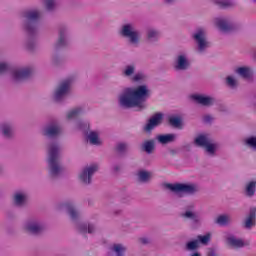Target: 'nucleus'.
I'll return each instance as SVG.
<instances>
[{"instance_id": "51", "label": "nucleus", "mask_w": 256, "mask_h": 256, "mask_svg": "<svg viewBox=\"0 0 256 256\" xmlns=\"http://www.w3.org/2000/svg\"><path fill=\"white\" fill-rule=\"evenodd\" d=\"M218 111H220V113H227V107L221 105L219 106Z\"/></svg>"}, {"instance_id": "57", "label": "nucleus", "mask_w": 256, "mask_h": 256, "mask_svg": "<svg viewBox=\"0 0 256 256\" xmlns=\"http://www.w3.org/2000/svg\"><path fill=\"white\" fill-rule=\"evenodd\" d=\"M115 215H121V210L114 212Z\"/></svg>"}, {"instance_id": "7", "label": "nucleus", "mask_w": 256, "mask_h": 256, "mask_svg": "<svg viewBox=\"0 0 256 256\" xmlns=\"http://www.w3.org/2000/svg\"><path fill=\"white\" fill-rule=\"evenodd\" d=\"M73 87V79L67 78L58 83L53 91L52 99L55 103H64L67 97L71 94Z\"/></svg>"}, {"instance_id": "31", "label": "nucleus", "mask_w": 256, "mask_h": 256, "mask_svg": "<svg viewBox=\"0 0 256 256\" xmlns=\"http://www.w3.org/2000/svg\"><path fill=\"white\" fill-rule=\"evenodd\" d=\"M84 113H85V108H83V106H78L67 112L66 119L68 121H73V119H77V117H79L80 115H83Z\"/></svg>"}, {"instance_id": "17", "label": "nucleus", "mask_w": 256, "mask_h": 256, "mask_svg": "<svg viewBox=\"0 0 256 256\" xmlns=\"http://www.w3.org/2000/svg\"><path fill=\"white\" fill-rule=\"evenodd\" d=\"M174 71H189L191 69V60L189 56L185 53H180L176 55L173 62Z\"/></svg>"}, {"instance_id": "45", "label": "nucleus", "mask_w": 256, "mask_h": 256, "mask_svg": "<svg viewBox=\"0 0 256 256\" xmlns=\"http://www.w3.org/2000/svg\"><path fill=\"white\" fill-rule=\"evenodd\" d=\"M226 83L230 89H237L239 87V83L237 82V79H235L233 76H228L226 78Z\"/></svg>"}, {"instance_id": "15", "label": "nucleus", "mask_w": 256, "mask_h": 256, "mask_svg": "<svg viewBox=\"0 0 256 256\" xmlns=\"http://www.w3.org/2000/svg\"><path fill=\"white\" fill-rule=\"evenodd\" d=\"M33 73H35V69L31 66L17 68L12 72V81L14 83H25L33 77Z\"/></svg>"}, {"instance_id": "4", "label": "nucleus", "mask_w": 256, "mask_h": 256, "mask_svg": "<svg viewBox=\"0 0 256 256\" xmlns=\"http://www.w3.org/2000/svg\"><path fill=\"white\" fill-rule=\"evenodd\" d=\"M61 209H64L70 221L75 224V229L77 233L83 235L85 239H87V233L89 235H94V233H97V225L95 223L79 222V219H81V212H79L73 202L62 203Z\"/></svg>"}, {"instance_id": "42", "label": "nucleus", "mask_w": 256, "mask_h": 256, "mask_svg": "<svg viewBox=\"0 0 256 256\" xmlns=\"http://www.w3.org/2000/svg\"><path fill=\"white\" fill-rule=\"evenodd\" d=\"M76 127L77 129H79L80 131H83L84 135L89 133V129H90V124L89 122H85L83 120H78L76 122Z\"/></svg>"}, {"instance_id": "43", "label": "nucleus", "mask_w": 256, "mask_h": 256, "mask_svg": "<svg viewBox=\"0 0 256 256\" xmlns=\"http://www.w3.org/2000/svg\"><path fill=\"white\" fill-rule=\"evenodd\" d=\"M196 241H198V245H209L211 243V234L198 235Z\"/></svg>"}, {"instance_id": "39", "label": "nucleus", "mask_w": 256, "mask_h": 256, "mask_svg": "<svg viewBox=\"0 0 256 256\" xmlns=\"http://www.w3.org/2000/svg\"><path fill=\"white\" fill-rule=\"evenodd\" d=\"M58 52L59 51H56V53L52 55V65L55 67H61V65L65 63V58L61 57Z\"/></svg>"}, {"instance_id": "54", "label": "nucleus", "mask_w": 256, "mask_h": 256, "mask_svg": "<svg viewBox=\"0 0 256 256\" xmlns=\"http://www.w3.org/2000/svg\"><path fill=\"white\" fill-rule=\"evenodd\" d=\"M3 171H5V168L3 167V164H0V175H3Z\"/></svg>"}, {"instance_id": "38", "label": "nucleus", "mask_w": 256, "mask_h": 256, "mask_svg": "<svg viewBox=\"0 0 256 256\" xmlns=\"http://www.w3.org/2000/svg\"><path fill=\"white\" fill-rule=\"evenodd\" d=\"M244 145L252 151H256V136L252 135L244 139Z\"/></svg>"}, {"instance_id": "33", "label": "nucleus", "mask_w": 256, "mask_h": 256, "mask_svg": "<svg viewBox=\"0 0 256 256\" xmlns=\"http://www.w3.org/2000/svg\"><path fill=\"white\" fill-rule=\"evenodd\" d=\"M111 251L114 256H125L127 254V246L122 243L113 244Z\"/></svg>"}, {"instance_id": "13", "label": "nucleus", "mask_w": 256, "mask_h": 256, "mask_svg": "<svg viewBox=\"0 0 256 256\" xmlns=\"http://www.w3.org/2000/svg\"><path fill=\"white\" fill-rule=\"evenodd\" d=\"M63 133V128L57 120H52L42 128V135L46 139H57L61 137Z\"/></svg>"}, {"instance_id": "49", "label": "nucleus", "mask_w": 256, "mask_h": 256, "mask_svg": "<svg viewBox=\"0 0 256 256\" xmlns=\"http://www.w3.org/2000/svg\"><path fill=\"white\" fill-rule=\"evenodd\" d=\"M112 171L113 173H121V165L119 164H115L113 167H112Z\"/></svg>"}, {"instance_id": "12", "label": "nucleus", "mask_w": 256, "mask_h": 256, "mask_svg": "<svg viewBox=\"0 0 256 256\" xmlns=\"http://www.w3.org/2000/svg\"><path fill=\"white\" fill-rule=\"evenodd\" d=\"M194 145L196 147H203L209 157H215L217 155V143H211L207 134H198L194 139Z\"/></svg>"}, {"instance_id": "3", "label": "nucleus", "mask_w": 256, "mask_h": 256, "mask_svg": "<svg viewBox=\"0 0 256 256\" xmlns=\"http://www.w3.org/2000/svg\"><path fill=\"white\" fill-rule=\"evenodd\" d=\"M47 171L50 179H59L63 175V165L61 164V144L52 141L47 144Z\"/></svg>"}, {"instance_id": "16", "label": "nucleus", "mask_w": 256, "mask_h": 256, "mask_svg": "<svg viewBox=\"0 0 256 256\" xmlns=\"http://www.w3.org/2000/svg\"><path fill=\"white\" fill-rule=\"evenodd\" d=\"M97 171H99L97 164L84 167L78 175L80 183H82V185H91V183H93V175H95Z\"/></svg>"}, {"instance_id": "58", "label": "nucleus", "mask_w": 256, "mask_h": 256, "mask_svg": "<svg viewBox=\"0 0 256 256\" xmlns=\"http://www.w3.org/2000/svg\"><path fill=\"white\" fill-rule=\"evenodd\" d=\"M254 59H255V61H256V51L254 52Z\"/></svg>"}, {"instance_id": "55", "label": "nucleus", "mask_w": 256, "mask_h": 256, "mask_svg": "<svg viewBox=\"0 0 256 256\" xmlns=\"http://www.w3.org/2000/svg\"><path fill=\"white\" fill-rule=\"evenodd\" d=\"M185 149H187L189 151V149H191V145L190 144H186L185 146Z\"/></svg>"}, {"instance_id": "10", "label": "nucleus", "mask_w": 256, "mask_h": 256, "mask_svg": "<svg viewBox=\"0 0 256 256\" xmlns=\"http://www.w3.org/2000/svg\"><path fill=\"white\" fill-rule=\"evenodd\" d=\"M192 39L196 43V51L198 55L207 53V49L211 47V42L207 39V31L204 28H198L193 34Z\"/></svg>"}, {"instance_id": "26", "label": "nucleus", "mask_w": 256, "mask_h": 256, "mask_svg": "<svg viewBox=\"0 0 256 256\" xmlns=\"http://www.w3.org/2000/svg\"><path fill=\"white\" fill-rule=\"evenodd\" d=\"M155 149H157V142L155 139L144 140L140 145V151H142V153H146V155H153V153H155Z\"/></svg>"}, {"instance_id": "19", "label": "nucleus", "mask_w": 256, "mask_h": 256, "mask_svg": "<svg viewBox=\"0 0 256 256\" xmlns=\"http://www.w3.org/2000/svg\"><path fill=\"white\" fill-rule=\"evenodd\" d=\"M29 202V194L25 190H16L12 195L14 207H25Z\"/></svg>"}, {"instance_id": "5", "label": "nucleus", "mask_w": 256, "mask_h": 256, "mask_svg": "<svg viewBox=\"0 0 256 256\" xmlns=\"http://www.w3.org/2000/svg\"><path fill=\"white\" fill-rule=\"evenodd\" d=\"M23 229L30 237H43L47 232V225L39 218H28Z\"/></svg>"}, {"instance_id": "41", "label": "nucleus", "mask_w": 256, "mask_h": 256, "mask_svg": "<svg viewBox=\"0 0 256 256\" xmlns=\"http://www.w3.org/2000/svg\"><path fill=\"white\" fill-rule=\"evenodd\" d=\"M57 3H59V0H44V7L46 11L52 13V11L57 9Z\"/></svg>"}, {"instance_id": "32", "label": "nucleus", "mask_w": 256, "mask_h": 256, "mask_svg": "<svg viewBox=\"0 0 256 256\" xmlns=\"http://www.w3.org/2000/svg\"><path fill=\"white\" fill-rule=\"evenodd\" d=\"M244 193L246 197H255L256 193V180L248 181L245 184Z\"/></svg>"}, {"instance_id": "1", "label": "nucleus", "mask_w": 256, "mask_h": 256, "mask_svg": "<svg viewBox=\"0 0 256 256\" xmlns=\"http://www.w3.org/2000/svg\"><path fill=\"white\" fill-rule=\"evenodd\" d=\"M151 95V89L147 84L138 85L135 88L126 87L118 96V105L120 109L145 111L147 109V99L151 98Z\"/></svg>"}, {"instance_id": "48", "label": "nucleus", "mask_w": 256, "mask_h": 256, "mask_svg": "<svg viewBox=\"0 0 256 256\" xmlns=\"http://www.w3.org/2000/svg\"><path fill=\"white\" fill-rule=\"evenodd\" d=\"M203 121H204V123H212V122H213V116H211V115H205V116L203 117Z\"/></svg>"}, {"instance_id": "46", "label": "nucleus", "mask_w": 256, "mask_h": 256, "mask_svg": "<svg viewBox=\"0 0 256 256\" xmlns=\"http://www.w3.org/2000/svg\"><path fill=\"white\" fill-rule=\"evenodd\" d=\"M11 69V64L9 62L0 61V75H5V73H9Z\"/></svg>"}, {"instance_id": "34", "label": "nucleus", "mask_w": 256, "mask_h": 256, "mask_svg": "<svg viewBox=\"0 0 256 256\" xmlns=\"http://www.w3.org/2000/svg\"><path fill=\"white\" fill-rule=\"evenodd\" d=\"M168 123L171 127H174V129H183V118H181V116H169Z\"/></svg>"}, {"instance_id": "25", "label": "nucleus", "mask_w": 256, "mask_h": 256, "mask_svg": "<svg viewBox=\"0 0 256 256\" xmlns=\"http://www.w3.org/2000/svg\"><path fill=\"white\" fill-rule=\"evenodd\" d=\"M161 38V31L157 28H147L146 29V42L149 45H153L154 43H159V39Z\"/></svg>"}, {"instance_id": "2", "label": "nucleus", "mask_w": 256, "mask_h": 256, "mask_svg": "<svg viewBox=\"0 0 256 256\" xmlns=\"http://www.w3.org/2000/svg\"><path fill=\"white\" fill-rule=\"evenodd\" d=\"M42 19L43 11L39 8H28L20 13L22 31L26 35L25 48L27 51H33L37 48L39 24Z\"/></svg>"}, {"instance_id": "6", "label": "nucleus", "mask_w": 256, "mask_h": 256, "mask_svg": "<svg viewBox=\"0 0 256 256\" xmlns=\"http://www.w3.org/2000/svg\"><path fill=\"white\" fill-rule=\"evenodd\" d=\"M120 35L128 39V43L132 47H139V45H141V32L133 23L123 24L120 29Z\"/></svg>"}, {"instance_id": "56", "label": "nucleus", "mask_w": 256, "mask_h": 256, "mask_svg": "<svg viewBox=\"0 0 256 256\" xmlns=\"http://www.w3.org/2000/svg\"><path fill=\"white\" fill-rule=\"evenodd\" d=\"M170 153H171L172 155H177V151H175V150H173V149L170 150Z\"/></svg>"}, {"instance_id": "28", "label": "nucleus", "mask_w": 256, "mask_h": 256, "mask_svg": "<svg viewBox=\"0 0 256 256\" xmlns=\"http://www.w3.org/2000/svg\"><path fill=\"white\" fill-rule=\"evenodd\" d=\"M136 179L138 183H151V180L153 179V173L147 170H139L136 174Z\"/></svg>"}, {"instance_id": "9", "label": "nucleus", "mask_w": 256, "mask_h": 256, "mask_svg": "<svg viewBox=\"0 0 256 256\" xmlns=\"http://www.w3.org/2000/svg\"><path fill=\"white\" fill-rule=\"evenodd\" d=\"M164 187L176 195H179V193L195 195L200 191L199 186L195 183H166L164 184Z\"/></svg>"}, {"instance_id": "53", "label": "nucleus", "mask_w": 256, "mask_h": 256, "mask_svg": "<svg viewBox=\"0 0 256 256\" xmlns=\"http://www.w3.org/2000/svg\"><path fill=\"white\" fill-rule=\"evenodd\" d=\"M165 5H175V0H164Z\"/></svg>"}, {"instance_id": "52", "label": "nucleus", "mask_w": 256, "mask_h": 256, "mask_svg": "<svg viewBox=\"0 0 256 256\" xmlns=\"http://www.w3.org/2000/svg\"><path fill=\"white\" fill-rule=\"evenodd\" d=\"M121 203H131V198L130 197H124L121 199Z\"/></svg>"}, {"instance_id": "40", "label": "nucleus", "mask_w": 256, "mask_h": 256, "mask_svg": "<svg viewBox=\"0 0 256 256\" xmlns=\"http://www.w3.org/2000/svg\"><path fill=\"white\" fill-rule=\"evenodd\" d=\"M135 64L126 65L122 71L123 77H133L135 75Z\"/></svg>"}, {"instance_id": "11", "label": "nucleus", "mask_w": 256, "mask_h": 256, "mask_svg": "<svg viewBox=\"0 0 256 256\" xmlns=\"http://www.w3.org/2000/svg\"><path fill=\"white\" fill-rule=\"evenodd\" d=\"M215 25L218 27L219 31L226 34L237 33V31H241V24L233 21V19L229 17L216 18Z\"/></svg>"}, {"instance_id": "35", "label": "nucleus", "mask_w": 256, "mask_h": 256, "mask_svg": "<svg viewBox=\"0 0 256 256\" xmlns=\"http://www.w3.org/2000/svg\"><path fill=\"white\" fill-rule=\"evenodd\" d=\"M214 4L218 9H233L235 7L234 2L231 0H216Z\"/></svg>"}, {"instance_id": "23", "label": "nucleus", "mask_w": 256, "mask_h": 256, "mask_svg": "<svg viewBox=\"0 0 256 256\" xmlns=\"http://www.w3.org/2000/svg\"><path fill=\"white\" fill-rule=\"evenodd\" d=\"M235 74L239 75V77L244 79V81H253V75H255V71L249 66H242L235 70Z\"/></svg>"}, {"instance_id": "30", "label": "nucleus", "mask_w": 256, "mask_h": 256, "mask_svg": "<svg viewBox=\"0 0 256 256\" xmlns=\"http://www.w3.org/2000/svg\"><path fill=\"white\" fill-rule=\"evenodd\" d=\"M175 139H177V135L173 133L169 134H159L156 136V140L161 145H167L169 143H174Z\"/></svg>"}, {"instance_id": "21", "label": "nucleus", "mask_w": 256, "mask_h": 256, "mask_svg": "<svg viewBox=\"0 0 256 256\" xmlns=\"http://www.w3.org/2000/svg\"><path fill=\"white\" fill-rule=\"evenodd\" d=\"M225 243L227 247H229V249H235V250L243 249V247L246 246L243 238H238L234 234L228 235L225 239Z\"/></svg>"}, {"instance_id": "14", "label": "nucleus", "mask_w": 256, "mask_h": 256, "mask_svg": "<svg viewBox=\"0 0 256 256\" xmlns=\"http://www.w3.org/2000/svg\"><path fill=\"white\" fill-rule=\"evenodd\" d=\"M182 219L186 221H191L192 227L197 229V227H201V216L195 211V205L189 204L184 207V211L180 214Z\"/></svg>"}, {"instance_id": "24", "label": "nucleus", "mask_w": 256, "mask_h": 256, "mask_svg": "<svg viewBox=\"0 0 256 256\" xmlns=\"http://www.w3.org/2000/svg\"><path fill=\"white\" fill-rule=\"evenodd\" d=\"M256 225V207H251L249 213L242 223L244 229L251 230Z\"/></svg>"}, {"instance_id": "29", "label": "nucleus", "mask_w": 256, "mask_h": 256, "mask_svg": "<svg viewBox=\"0 0 256 256\" xmlns=\"http://www.w3.org/2000/svg\"><path fill=\"white\" fill-rule=\"evenodd\" d=\"M86 141L90 143V145H95L96 147H101L103 145V142L99 138V133L97 131H90L85 134Z\"/></svg>"}, {"instance_id": "22", "label": "nucleus", "mask_w": 256, "mask_h": 256, "mask_svg": "<svg viewBox=\"0 0 256 256\" xmlns=\"http://www.w3.org/2000/svg\"><path fill=\"white\" fill-rule=\"evenodd\" d=\"M163 123V113H156L154 114L147 122V124L144 126V131L146 133H151L152 130L155 129V127H159Z\"/></svg>"}, {"instance_id": "18", "label": "nucleus", "mask_w": 256, "mask_h": 256, "mask_svg": "<svg viewBox=\"0 0 256 256\" xmlns=\"http://www.w3.org/2000/svg\"><path fill=\"white\" fill-rule=\"evenodd\" d=\"M0 136L4 141L15 140V126L11 122H3L0 124Z\"/></svg>"}, {"instance_id": "44", "label": "nucleus", "mask_w": 256, "mask_h": 256, "mask_svg": "<svg viewBox=\"0 0 256 256\" xmlns=\"http://www.w3.org/2000/svg\"><path fill=\"white\" fill-rule=\"evenodd\" d=\"M147 79H149V76L143 72H138L132 77L134 83H144Z\"/></svg>"}, {"instance_id": "50", "label": "nucleus", "mask_w": 256, "mask_h": 256, "mask_svg": "<svg viewBox=\"0 0 256 256\" xmlns=\"http://www.w3.org/2000/svg\"><path fill=\"white\" fill-rule=\"evenodd\" d=\"M207 256H217V251L214 248H209Z\"/></svg>"}, {"instance_id": "47", "label": "nucleus", "mask_w": 256, "mask_h": 256, "mask_svg": "<svg viewBox=\"0 0 256 256\" xmlns=\"http://www.w3.org/2000/svg\"><path fill=\"white\" fill-rule=\"evenodd\" d=\"M139 243H141V245H149V243H151V239L147 237H142L139 238Z\"/></svg>"}, {"instance_id": "8", "label": "nucleus", "mask_w": 256, "mask_h": 256, "mask_svg": "<svg viewBox=\"0 0 256 256\" xmlns=\"http://www.w3.org/2000/svg\"><path fill=\"white\" fill-rule=\"evenodd\" d=\"M69 45H71V30H69V26L61 24L58 27V36L54 44V50L56 52L63 51V49H67Z\"/></svg>"}, {"instance_id": "20", "label": "nucleus", "mask_w": 256, "mask_h": 256, "mask_svg": "<svg viewBox=\"0 0 256 256\" xmlns=\"http://www.w3.org/2000/svg\"><path fill=\"white\" fill-rule=\"evenodd\" d=\"M192 99L202 107H213V105H217V98L213 96L194 94L192 95Z\"/></svg>"}, {"instance_id": "36", "label": "nucleus", "mask_w": 256, "mask_h": 256, "mask_svg": "<svg viewBox=\"0 0 256 256\" xmlns=\"http://www.w3.org/2000/svg\"><path fill=\"white\" fill-rule=\"evenodd\" d=\"M216 225H220V227H227L231 223V217L229 215L223 214L219 215L215 220Z\"/></svg>"}, {"instance_id": "27", "label": "nucleus", "mask_w": 256, "mask_h": 256, "mask_svg": "<svg viewBox=\"0 0 256 256\" xmlns=\"http://www.w3.org/2000/svg\"><path fill=\"white\" fill-rule=\"evenodd\" d=\"M130 147L131 145L128 142L121 141L116 143L114 151L117 153V155H119V157H125V155L129 153Z\"/></svg>"}, {"instance_id": "37", "label": "nucleus", "mask_w": 256, "mask_h": 256, "mask_svg": "<svg viewBox=\"0 0 256 256\" xmlns=\"http://www.w3.org/2000/svg\"><path fill=\"white\" fill-rule=\"evenodd\" d=\"M199 247H200L199 241H197V239H194V240L186 242L184 249H185V251L195 253V251H197L199 249Z\"/></svg>"}]
</instances>
